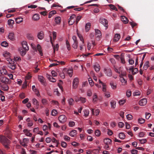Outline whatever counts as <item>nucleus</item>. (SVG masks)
Returning <instances> with one entry per match:
<instances>
[{
    "label": "nucleus",
    "instance_id": "obj_26",
    "mask_svg": "<svg viewBox=\"0 0 154 154\" xmlns=\"http://www.w3.org/2000/svg\"><path fill=\"white\" fill-rule=\"evenodd\" d=\"M61 18L60 17H56L55 18V22L57 24H60L61 22Z\"/></svg>",
    "mask_w": 154,
    "mask_h": 154
},
{
    "label": "nucleus",
    "instance_id": "obj_21",
    "mask_svg": "<svg viewBox=\"0 0 154 154\" xmlns=\"http://www.w3.org/2000/svg\"><path fill=\"white\" fill-rule=\"evenodd\" d=\"M103 142L105 144H110L112 142V140L109 138H106L104 140Z\"/></svg>",
    "mask_w": 154,
    "mask_h": 154
},
{
    "label": "nucleus",
    "instance_id": "obj_63",
    "mask_svg": "<svg viewBox=\"0 0 154 154\" xmlns=\"http://www.w3.org/2000/svg\"><path fill=\"white\" fill-rule=\"evenodd\" d=\"M53 40H54L56 39L57 36V33L54 31H53Z\"/></svg>",
    "mask_w": 154,
    "mask_h": 154
},
{
    "label": "nucleus",
    "instance_id": "obj_6",
    "mask_svg": "<svg viewBox=\"0 0 154 154\" xmlns=\"http://www.w3.org/2000/svg\"><path fill=\"white\" fill-rule=\"evenodd\" d=\"M76 17L75 14H72L71 16L69 19L68 23L69 25H72L75 22L74 18Z\"/></svg>",
    "mask_w": 154,
    "mask_h": 154
},
{
    "label": "nucleus",
    "instance_id": "obj_51",
    "mask_svg": "<svg viewBox=\"0 0 154 154\" xmlns=\"http://www.w3.org/2000/svg\"><path fill=\"white\" fill-rule=\"evenodd\" d=\"M51 115L53 116H55L57 113V111L55 109H53L51 112Z\"/></svg>",
    "mask_w": 154,
    "mask_h": 154
},
{
    "label": "nucleus",
    "instance_id": "obj_5",
    "mask_svg": "<svg viewBox=\"0 0 154 154\" xmlns=\"http://www.w3.org/2000/svg\"><path fill=\"white\" fill-rule=\"evenodd\" d=\"M9 79L5 76H1L0 77V82L6 85L8 84Z\"/></svg>",
    "mask_w": 154,
    "mask_h": 154
},
{
    "label": "nucleus",
    "instance_id": "obj_13",
    "mask_svg": "<svg viewBox=\"0 0 154 154\" xmlns=\"http://www.w3.org/2000/svg\"><path fill=\"white\" fill-rule=\"evenodd\" d=\"M47 77L48 80L51 82H56V79L54 78L51 75L47 74Z\"/></svg>",
    "mask_w": 154,
    "mask_h": 154
},
{
    "label": "nucleus",
    "instance_id": "obj_53",
    "mask_svg": "<svg viewBox=\"0 0 154 154\" xmlns=\"http://www.w3.org/2000/svg\"><path fill=\"white\" fill-rule=\"evenodd\" d=\"M82 16H77L76 19V20L75 21V23H76V24H77L78 23L79 21L82 18Z\"/></svg>",
    "mask_w": 154,
    "mask_h": 154
},
{
    "label": "nucleus",
    "instance_id": "obj_52",
    "mask_svg": "<svg viewBox=\"0 0 154 154\" xmlns=\"http://www.w3.org/2000/svg\"><path fill=\"white\" fill-rule=\"evenodd\" d=\"M138 72V70L137 68H135L134 69H133V70H132V73L134 75L137 73Z\"/></svg>",
    "mask_w": 154,
    "mask_h": 154
},
{
    "label": "nucleus",
    "instance_id": "obj_35",
    "mask_svg": "<svg viewBox=\"0 0 154 154\" xmlns=\"http://www.w3.org/2000/svg\"><path fill=\"white\" fill-rule=\"evenodd\" d=\"M111 106L112 108H115L116 107V102L114 101H112L110 102Z\"/></svg>",
    "mask_w": 154,
    "mask_h": 154
},
{
    "label": "nucleus",
    "instance_id": "obj_47",
    "mask_svg": "<svg viewBox=\"0 0 154 154\" xmlns=\"http://www.w3.org/2000/svg\"><path fill=\"white\" fill-rule=\"evenodd\" d=\"M72 69H69L68 70V73L70 77H71L72 76Z\"/></svg>",
    "mask_w": 154,
    "mask_h": 154
},
{
    "label": "nucleus",
    "instance_id": "obj_7",
    "mask_svg": "<svg viewBox=\"0 0 154 154\" xmlns=\"http://www.w3.org/2000/svg\"><path fill=\"white\" fill-rule=\"evenodd\" d=\"M38 79L39 81L41 82L42 85L45 86H46V84L45 82V78L43 76L41 75H38Z\"/></svg>",
    "mask_w": 154,
    "mask_h": 154
},
{
    "label": "nucleus",
    "instance_id": "obj_37",
    "mask_svg": "<svg viewBox=\"0 0 154 154\" xmlns=\"http://www.w3.org/2000/svg\"><path fill=\"white\" fill-rule=\"evenodd\" d=\"M77 35L80 40L82 42V44H84V40L82 36L80 34L77 33Z\"/></svg>",
    "mask_w": 154,
    "mask_h": 154
},
{
    "label": "nucleus",
    "instance_id": "obj_24",
    "mask_svg": "<svg viewBox=\"0 0 154 154\" xmlns=\"http://www.w3.org/2000/svg\"><path fill=\"white\" fill-rule=\"evenodd\" d=\"M149 62L148 61H147L146 62L143 66V70H146L147 69L149 66Z\"/></svg>",
    "mask_w": 154,
    "mask_h": 154
},
{
    "label": "nucleus",
    "instance_id": "obj_9",
    "mask_svg": "<svg viewBox=\"0 0 154 154\" xmlns=\"http://www.w3.org/2000/svg\"><path fill=\"white\" fill-rule=\"evenodd\" d=\"M50 38L51 42L52 45V46L53 47L54 52H55V50H57L58 49L59 47L58 44H56L55 46L53 44V43L52 40V38L51 36H50Z\"/></svg>",
    "mask_w": 154,
    "mask_h": 154
},
{
    "label": "nucleus",
    "instance_id": "obj_33",
    "mask_svg": "<svg viewBox=\"0 0 154 154\" xmlns=\"http://www.w3.org/2000/svg\"><path fill=\"white\" fill-rule=\"evenodd\" d=\"M120 79L121 82L122 83V85H125L126 84L127 82V81L125 79L124 77L120 78Z\"/></svg>",
    "mask_w": 154,
    "mask_h": 154
},
{
    "label": "nucleus",
    "instance_id": "obj_46",
    "mask_svg": "<svg viewBox=\"0 0 154 154\" xmlns=\"http://www.w3.org/2000/svg\"><path fill=\"white\" fill-rule=\"evenodd\" d=\"M138 122L140 124H143L145 122V120L142 118H140L138 119Z\"/></svg>",
    "mask_w": 154,
    "mask_h": 154
},
{
    "label": "nucleus",
    "instance_id": "obj_16",
    "mask_svg": "<svg viewBox=\"0 0 154 154\" xmlns=\"http://www.w3.org/2000/svg\"><path fill=\"white\" fill-rule=\"evenodd\" d=\"M121 20L125 24H126L128 23V18L125 16H122L121 17Z\"/></svg>",
    "mask_w": 154,
    "mask_h": 154
},
{
    "label": "nucleus",
    "instance_id": "obj_55",
    "mask_svg": "<svg viewBox=\"0 0 154 154\" xmlns=\"http://www.w3.org/2000/svg\"><path fill=\"white\" fill-rule=\"evenodd\" d=\"M95 134L96 136H99L100 134V131L97 130H96L95 132Z\"/></svg>",
    "mask_w": 154,
    "mask_h": 154
},
{
    "label": "nucleus",
    "instance_id": "obj_58",
    "mask_svg": "<svg viewBox=\"0 0 154 154\" xmlns=\"http://www.w3.org/2000/svg\"><path fill=\"white\" fill-rule=\"evenodd\" d=\"M61 146L64 148H66L67 146V144L66 142L62 141L61 142Z\"/></svg>",
    "mask_w": 154,
    "mask_h": 154
},
{
    "label": "nucleus",
    "instance_id": "obj_1",
    "mask_svg": "<svg viewBox=\"0 0 154 154\" xmlns=\"http://www.w3.org/2000/svg\"><path fill=\"white\" fill-rule=\"evenodd\" d=\"M0 142L5 148L7 149H9L10 141L6 137L4 136L0 135Z\"/></svg>",
    "mask_w": 154,
    "mask_h": 154
},
{
    "label": "nucleus",
    "instance_id": "obj_29",
    "mask_svg": "<svg viewBox=\"0 0 154 154\" xmlns=\"http://www.w3.org/2000/svg\"><path fill=\"white\" fill-rule=\"evenodd\" d=\"M77 134V131L75 130H73L69 134L72 137H74Z\"/></svg>",
    "mask_w": 154,
    "mask_h": 154
},
{
    "label": "nucleus",
    "instance_id": "obj_56",
    "mask_svg": "<svg viewBox=\"0 0 154 154\" xmlns=\"http://www.w3.org/2000/svg\"><path fill=\"white\" fill-rule=\"evenodd\" d=\"M9 53L7 52L3 54V55L5 57H7V58H6V59L7 60V58H10L9 57L10 56L9 55Z\"/></svg>",
    "mask_w": 154,
    "mask_h": 154
},
{
    "label": "nucleus",
    "instance_id": "obj_4",
    "mask_svg": "<svg viewBox=\"0 0 154 154\" xmlns=\"http://www.w3.org/2000/svg\"><path fill=\"white\" fill-rule=\"evenodd\" d=\"M79 83V79L77 78H75L73 80L72 82V86L74 89H76L78 87Z\"/></svg>",
    "mask_w": 154,
    "mask_h": 154
},
{
    "label": "nucleus",
    "instance_id": "obj_60",
    "mask_svg": "<svg viewBox=\"0 0 154 154\" xmlns=\"http://www.w3.org/2000/svg\"><path fill=\"white\" fill-rule=\"evenodd\" d=\"M69 127H73L75 125V123L74 122H69Z\"/></svg>",
    "mask_w": 154,
    "mask_h": 154
},
{
    "label": "nucleus",
    "instance_id": "obj_61",
    "mask_svg": "<svg viewBox=\"0 0 154 154\" xmlns=\"http://www.w3.org/2000/svg\"><path fill=\"white\" fill-rule=\"evenodd\" d=\"M125 102V100H120L119 102V103L120 105H123Z\"/></svg>",
    "mask_w": 154,
    "mask_h": 154
},
{
    "label": "nucleus",
    "instance_id": "obj_36",
    "mask_svg": "<svg viewBox=\"0 0 154 154\" xmlns=\"http://www.w3.org/2000/svg\"><path fill=\"white\" fill-rule=\"evenodd\" d=\"M27 37L28 39L30 40H33L34 38L32 35L31 34H28L27 35Z\"/></svg>",
    "mask_w": 154,
    "mask_h": 154
},
{
    "label": "nucleus",
    "instance_id": "obj_62",
    "mask_svg": "<svg viewBox=\"0 0 154 154\" xmlns=\"http://www.w3.org/2000/svg\"><path fill=\"white\" fill-rule=\"evenodd\" d=\"M120 60L121 63H122L124 64L125 63V62L124 56H122L120 57Z\"/></svg>",
    "mask_w": 154,
    "mask_h": 154
},
{
    "label": "nucleus",
    "instance_id": "obj_12",
    "mask_svg": "<svg viewBox=\"0 0 154 154\" xmlns=\"http://www.w3.org/2000/svg\"><path fill=\"white\" fill-rule=\"evenodd\" d=\"M147 102V100L146 99L144 98L141 100L139 101V105L141 106H143L146 104Z\"/></svg>",
    "mask_w": 154,
    "mask_h": 154
},
{
    "label": "nucleus",
    "instance_id": "obj_25",
    "mask_svg": "<svg viewBox=\"0 0 154 154\" xmlns=\"http://www.w3.org/2000/svg\"><path fill=\"white\" fill-rule=\"evenodd\" d=\"M94 67L95 71L97 72H98L100 71V66L98 64H96L94 65Z\"/></svg>",
    "mask_w": 154,
    "mask_h": 154
},
{
    "label": "nucleus",
    "instance_id": "obj_54",
    "mask_svg": "<svg viewBox=\"0 0 154 154\" xmlns=\"http://www.w3.org/2000/svg\"><path fill=\"white\" fill-rule=\"evenodd\" d=\"M57 62L58 63H52L49 66V67H52L53 66H56L58 65L59 64H60V61H57Z\"/></svg>",
    "mask_w": 154,
    "mask_h": 154
},
{
    "label": "nucleus",
    "instance_id": "obj_22",
    "mask_svg": "<svg viewBox=\"0 0 154 154\" xmlns=\"http://www.w3.org/2000/svg\"><path fill=\"white\" fill-rule=\"evenodd\" d=\"M91 26V24L90 23H88L86 24L85 26V30L86 32H88Z\"/></svg>",
    "mask_w": 154,
    "mask_h": 154
},
{
    "label": "nucleus",
    "instance_id": "obj_45",
    "mask_svg": "<svg viewBox=\"0 0 154 154\" xmlns=\"http://www.w3.org/2000/svg\"><path fill=\"white\" fill-rule=\"evenodd\" d=\"M109 6L112 10H114L116 11L118 10L116 8L114 5L112 4H110L109 5Z\"/></svg>",
    "mask_w": 154,
    "mask_h": 154
},
{
    "label": "nucleus",
    "instance_id": "obj_49",
    "mask_svg": "<svg viewBox=\"0 0 154 154\" xmlns=\"http://www.w3.org/2000/svg\"><path fill=\"white\" fill-rule=\"evenodd\" d=\"M88 81L89 82L90 85L91 86H92L94 85V83L92 81V79L91 78H89L88 79Z\"/></svg>",
    "mask_w": 154,
    "mask_h": 154
},
{
    "label": "nucleus",
    "instance_id": "obj_59",
    "mask_svg": "<svg viewBox=\"0 0 154 154\" xmlns=\"http://www.w3.org/2000/svg\"><path fill=\"white\" fill-rule=\"evenodd\" d=\"M118 126L119 128H122L124 126V124L122 122H120L118 124Z\"/></svg>",
    "mask_w": 154,
    "mask_h": 154
},
{
    "label": "nucleus",
    "instance_id": "obj_30",
    "mask_svg": "<svg viewBox=\"0 0 154 154\" xmlns=\"http://www.w3.org/2000/svg\"><path fill=\"white\" fill-rule=\"evenodd\" d=\"M39 15L37 14H35L33 16V19L35 20H37L39 19Z\"/></svg>",
    "mask_w": 154,
    "mask_h": 154
},
{
    "label": "nucleus",
    "instance_id": "obj_48",
    "mask_svg": "<svg viewBox=\"0 0 154 154\" xmlns=\"http://www.w3.org/2000/svg\"><path fill=\"white\" fill-rule=\"evenodd\" d=\"M38 62H36L35 63V72H38V71L39 70V69L37 67L38 66Z\"/></svg>",
    "mask_w": 154,
    "mask_h": 154
},
{
    "label": "nucleus",
    "instance_id": "obj_15",
    "mask_svg": "<svg viewBox=\"0 0 154 154\" xmlns=\"http://www.w3.org/2000/svg\"><path fill=\"white\" fill-rule=\"evenodd\" d=\"M22 48H24L26 50H28L29 48L27 46V43L26 42H23L22 43Z\"/></svg>",
    "mask_w": 154,
    "mask_h": 154
},
{
    "label": "nucleus",
    "instance_id": "obj_3",
    "mask_svg": "<svg viewBox=\"0 0 154 154\" xmlns=\"http://www.w3.org/2000/svg\"><path fill=\"white\" fill-rule=\"evenodd\" d=\"M100 22L105 27V29H106L108 27L107 20L103 18H101L100 19Z\"/></svg>",
    "mask_w": 154,
    "mask_h": 154
},
{
    "label": "nucleus",
    "instance_id": "obj_10",
    "mask_svg": "<svg viewBox=\"0 0 154 154\" xmlns=\"http://www.w3.org/2000/svg\"><path fill=\"white\" fill-rule=\"evenodd\" d=\"M18 50L20 52V54L22 56H24L26 53V51H28L26 50L24 48H19Z\"/></svg>",
    "mask_w": 154,
    "mask_h": 154
},
{
    "label": "nucleus",
    "instance_id": "obj_19",
    "mask_svg": "<svg viewBox=\"0 0 154 154\" xmlns=\"http://www.w3.org/2000/svg\"><path fill=\"white\" fill-rule=\"evenodd\" d=\"M8 38L11 40L13 41L15 38L14 33L13 32L10 33L8 35Z\"/></svg>",
    "mask_w": 154,
    "mask_h": 154
},
{
    "label": "nucleus",
    "instance_id": "obj_57",
    "mask_svg": "<svg viewBox=\"0 0 154 154\" xmlns=\"http://www.w3.org/2000/svg\"><path fill=\"white\" fill-rule=\"evenodd\" d=\"M131 91L130 90H128L126 92V96L128 97H129L131 95Z\"/></svg>",
    "mask_w": 154,
    "mask_h": 154
},
{
    "label": "nucleus",
    "instance_id": "obj_28",
    "mask_svg": "<svg viewBox=\"0 0 154 154\" xmlns=\"http://www.w3.org/2000/svg\"><path fill=\"white\" fill-rule=\"evenodd\" d=\"M68 102L70 106H73L74 105V101L73 99L72 98H71L68 99Z\"/></svg>",
    "mask_w": 154,
    "mask_h": 154
},
{
    "label": "nucleus",
    "instance_id": "obj_14",
    "mask_svg": "<svg viewBox=\"0 0 154 154\" xmlns=\"http://www.w3.org/2000/svg\"><path fill=\"white\" fill-rule=\"evenodd\" d=\"M0 87H1L2 89L5 91H8V87L7 85H3L0 82Z\"/></svg>",
    "mask_w": 154,
    "mask_h": 154
},
{
    "label": "nucleus",
    "instance_id": "obj_32",
    "mask_svg": "<svg viewBox=\"0 0 154 154\" xmlns=\"http://www.w3.org/2000/svg\"><path fill=\"white\" fill-rule=\"evenodd\" d=\"M56 12L55 11L53 10L50 12L48 15V18H50L54 14H56Z\"/></svg>",
    "mask_w": 154,
    "mask_h": 154
},
{
    "label": "nucleus",
    "instance_id": "obj_64",
    "mask_svg": "<svg viewBox=\"0 0 154 154\" xmlns=\"http://www.w3.org/2000/svg\"><path fill=\"white\" fill-rule=\"evenodd\" d=\"M27 86V83L26 81H25L23 83V86L22 88H26Z\"/></svg>",
    "mask_w": 154,
    "mask_h": 154
},
{
    "label": "nucleus",
    "instance_id": "obj_18",
    "mask_svg": "<svg viewBox=\"0 0 154 154\" xmlns=\"http://www.w3.org/2000/svg\"><path fill=\"white\" fill-rule=\"evenodd\" d=\"M44 37L43 32L42 31H41L38 33V39L40 40L42 39Z\"/></svg>",
    "mask_w": 154,
    "mask_h": 154
},
{
    "label": "nucleus",
    "instance_id": "obj_44",
    "mask_svg": "<svg viewBox=\"0 0 154 154\" xmlns=\"http://www.w3.org/2000/svg\"><path fill=\"white\" fill-rule=\"evenodd\" d=\"M110 85L111 86L112 88L113 89H115L116 88V84H114L112 82H111L110 83Z\"/></svg>",
    "mask_w": 154,
    "mask_h": 154
},
{
    "label": "nucleus",
    "instance_id": "obj_39",
    "mask_svg": "<svg viewBox=\"0 0 154 154\" xmlns=\"http://www.w3.org/2000/svg\"><path fill=\"white\" fill-rule=\"evenodd\" d=\"M97 97L96 93H95L93 96V101L94 102H96L97 100Z\"/></svg>",
    "mask_w": 154,
    "mask_h": 154
},
{
    "label": "nucleus",
    "instance_id": "obj_40",
    "mask_svg": "<svg viewBox=\"0 0 154 154\" xmlns=\"http://www.w3.org/2000/svg\"><path fill=\"white\" fill-rule=\"evenodd\" d=\"M78 41L74 42V43L72 45V47L74 49H77L78 47Z\"/></svg>",
    "mask_w": 154,
    "mask_h": 154
},
{
    "label": "nucleus",
    "instance_id": "obj_34",
    "mask_svg": "<svg viewBox=\"0 0 154 154\" xmlns=\"http://www.w3.org/2000/svg\"><path fill=\"white\" fill-rule=\"evenodd\" d=\"M14 21L12 19H9L8 20V24L9 25L12 26L14 23Z\"/></svg>",
    "mask_w": 154,
    "mask_h": 154
},
{
    "label": "nucleus",
    "instance_id": "obj_50",
    "mask_svg": "<svg viewBox=\"0 0 154 154\" xmlns=\"http://www.w3.org/2000/svg\"><path fill=\"white\" fill-rule=\"evenodd\" d=\"M84 116H88L89 113V111L88 110L85 109L84 111Z\"/></svg>",
    "mask_w": 154,
    "mask_h": 154
},
{
    "label": "nucleus",
    "instance_id": "obj_20",
    "mask_svg": "<svg viewBox=\"0 0 154 154\" xmlns=\"http://www.w3.org/2000/svg\"><path fill=\"white\" fill-rule=\"evenodd\" d=\"M37 48L38 51L39 52L40 55L42 56L43 55V53L42 52V50L41 48V46L39 44H38L37 46Z\"/></svg>",
    "mask_w": 154,
    "mask_h": 154
},
{
    "label": "nucleus",
    "instance_id": "obj_23",
    "mask_svg": "<svg viewBox=\"0 0 154 154\" xmlns=\"http://www.w3.org/2000/svg\"><path fill=\"white\" fill-rule=\"evenodd\" d=\"M120 38V35L119 34H116L115 35V37L113 40L115 42L118 41Z\"/></svg>",
    "mask_w": 154,
    "mask_h": 154
},
{
    "label": "nucleus",
    "instance_id": "obj_31",
    "mask_svg": "<svg viewBox=\"0 0 154 154\" xmlns=\"http://www.w3.org/2000/svg\"><path fill=\"white\" fill-rule=\"evenodd\" d=\"M119 138L121 139H124L125 138V136L123 133H120L119 134Z\"/></svg>",
    "mask_w": 154,
    "mask_h": 154
},
{
    "label": "nucleus",
    "instance_id": "obj_43",
    "mask_svg": "<svg viewBox=\"0 0 154 154\" xmlns=\"http://www.w3.org/2000/svg\"><path fill=\"white\" fill-rule=\"evenodd\" d=\"M126 76V73L125 72H122L119 75L120 78Z\"/></svg>",
    "mask_w": 154,
    "mask_h": 154
},
{
    "label": "nucleus",
    "instance_id": "obj_27",
    "mask_svg": "<svg viewBox=\"0 0 154 154\" xmlns=\"http://www.w3.org/2000/svg\"><path fill=\"white\" fill-rule=\"evenodd\" d=\"M32 102L33 104L35 105L38 108L39 106V104L38 102L35 98H33L32 100Z\"/></svg>",
    "mask_w": 154,
    "mask_h": 154
},
{
    "label": "nucleus",
    "instance_id": "obj_38",
    "mask_svg": "<svg viewBox=\"0 0 154 154\" xmlns=\"http://www.w3.org/2000/svg\"><path fill=\"white\" fill-rule=\"evenodd\" d=\"M16 22L17 23H19L23 21V18H17L16 19Z\"/></svg>",
    "mask_w": 154,
    "mask_h": 154
},
{
    "label": "nucleus",
    "instance_id": "obj_2",
    "mask_svg": "<svg viewBox=\"0 0 154 154\" xmlns=\"http://www.w3.org/2000/svg\"><path fill=\"white\" fill-rule=\"evenodd\" d=\"M7 61L8 62L9 64L8 65V67L9 68L11 69L12 70L15 69L16 65L12 63V61L10 58H7Z\"/></svg>",
    "mask_w": 154,
    "mask_h": 154
},
{
    "label": "nucleus",
    "instance_id": "obj_11",
    "mask_svg": "<svg viewBox=\"0 0 154 154\" xmlns=\"http://www.w3.org/2000/svg\"><path fill=\"white\" fill-rule=\"evenodd\" d=\"M104 71L106 75L109 76H111L112 75L111 70L110 69H105Z\"/></svg>",
    "mask_w": 154,
    "mask_h": 154
},
{
    "label": "nucleus",
    "instance_id": "obj_42",
    "mask_svg": "<svg viewBox=\"0 0 154 154\" xmlns=\"http://www.w3.org/2000/svg\"><path fill=\"white\" fill-rule=\"evenodd\" d=\"M0 71V73L2 75L6 74L7 73V71L6 70V69H1Z\"/></svg>",
    "mask_w": 154,
    "mask_h": 154
},
{
    "label": "nucleus",
    "instance_id": "obj_17",
    "mask_svg": "<svg viewBox=\"0 0 154 154\" xmlns=\"http://www.w3.org/2000/svg\"><path fill=\"white\" fill-rule=\"evenodd\" d=\"M95 32L96 33V35H97V37L100 38L101 36V34L100 31L97 29H95Z\"/></svg>",
    "mask_w": 154,
    "mask_h": 154
},
{
    "label": "nucleus",
    "instance_id": "obj_41",
    "mask_svg": "<svg viewBox=\"0 0 154 154\" xmlns=\"http://www.w3.org/2000/svg\"><path fill=\"white\" fill-rule=\"evenodd\" d=\"M1 45L2 46L7 47L8 45V43L6 41H3L1 43Z\"/></svg>",
    "mask_w": 154,
    "mask_h": 154
},
{
    "label": "nucleus",
    "instance_id": "obj_8",
    "mask_svg": "<svg viewBox=\"0 0 154 154\" xmlns=\"http://www.w3.org/2000/svg\"><path fill=\"white\" fill-rule=\"evenodd\" d=\"M60 122L63 123L66 121V118L64 115H62L60 116L58 118Z\"/></svg>",
    "mask_w": 154,
    "mask_h": 154
}]
</instances>
